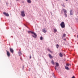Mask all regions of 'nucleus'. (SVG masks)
<instances>
[{
  "instance_id": "obj_8",
  "label": "nucleus",
  "mask_w": 78,
  "mask_h": 78,
  "mask_svg": "<svg viewBox=\"0 0 78 78\" xmlns=\"http://www.w3.org/2000/svg\"><path fill=\"white\" fill-rule=\"evenodd\" d=\"M48 56H49V58H51V59H52V58H53V56H51V54H49Z\"/></svg>"
},
{
  "instance_id": "obj_4",
  "label": "nucleus",
  "mask_w": 78,
  "mask_h": 78,
  "mask_svg": "<svg viewBox=\"0 0 78 78\" xmlns=\"http://www.w3.org/2000/svg\"><path fill=\"white\" fill-rule=\"evenodd\" d=\"M21 15L23 17H25V14L24 13V12H23V11L21 12Z\"/></svg>"
},
{
  "instance_id": "obj_23",
  "label": "nucleus",
  "mask_w": 78,
  "mask_h": 78,
  "mask_svg": "<svg viewBox=\"0 0 78 78\" xmlns=\"http://www.w3.org/2000/svg\"><path fill=\"white\" fill-rule=\"evenodd\" d=\"M67 66H70V64H66Z\"/></svg>"
},
{
  "instance_id": "obj_2",
  "label": "nucleus",
  "mask_w": 78,
  "mask_h": 78,
  "mask_svg": "<svg viewBox=\"0 0 78 78\" xmlns=\"http://www.w3.org/2000/svg\"><path fill=\"white\" fill-rule=\"evenodd\" d=\"M60 26L62 28H65V23H64V22H62L60 24Z\"/></svg>"
},
{
  "instance_id": "obj_24",
  "label": "nucleus",
  "mask_w": 78,
  "mask_h": 78,
  "mask_svg": "<svg viewBox=\"0 0 78 78\" xmlns=\"http://www.w3.org/2000/svg\"><path fill=\"white\" fill-rule=\"evenodd\" d=\"M30 59H31V55L30 56Z\"/></svg>"
},
{
  "instance_id": "obj_31",
  "label": "nucleus",
  "mask_w": 78,
  "mask_h": 78,
  "mask_svg": "<svg viewBox=\"0 0 78 78\" xmlns=\"http://www.w3.org/2000/svg\"><path fill=\"white\" fill-rule=\"evenodd\" d=\"M34 78H36V77H35Z\"/></svg>"
},
{
  "instance_id": "obj_18",
  "label": "nucleus",
  "mask_w": 78,
  "mask_h": 78,
  "mask_svg": "<svg viewBox=\"0 0 78 78\" xmlns=\"http://www.w3.org/2000/svg\"><path fill=\"white\" fill-rule=\"evenodd\" d=\"M59 55L61 57H62V54L61 53H60Z\"/></svg>"
},
{
  "instance_id": "obj_25",
  "label": "nucleus",
  "mask_w": 78,
  "mask_h": 78,
  "mask_svg": "<svg viewBox=\"0 0 78 78\" xmlns=\"http://www.w3.org/2000/svg\"><path fill=\"white\" fill-rule=\"evenodd\" d=\"M72 78H75V76H73V77H72Z\"/></svg>"
},
{
  "instance_id": "obj_27",
  "label": "nucleus",
  "mask_w": 78,
  "mask_h": 78,
  "mask_svg": "<svg viewBox=\"0 0 78 78\" xmlns=\"http://www.w3.org/2000/svg\"><path fill=\"white\" fill-rule=\"evenodd\" d=\"M61 13H62H62H63L62 11H61Z\"/></svg>"
},
{
  "instance_id": "obj_13",
  "label": "nucleus",
  "mask_w": 78,
  "mask_h": 78,
  "mask_svg": "<svg viewBox=\"0 0 78 78\" xmlns=\"http://www.w3.org/2000/svg\"><path fill=\"white\" fill-rule=\"evenodd\" d=\"M27 2L28 3H31V1L30 0H27Z\"/></svg>"
},
{
  "instance_id": "obj_1",
  "label": "nucleus",
  "mask_w": 78,
  "mask_h": 78,
  "mask_svg": "<svg viewBox=\"0 0 78 78\" xmlns=\"http://www.w3.org/2000/svg\"><path fill=\"white\" fill-rule=\"evenodd\" d=\"M28 33H31L32 34H33L35 36H34L33 35H32L33 37H34L35 38H36L37 37V35L36 34V33H34L33 32H31V31H29Z\"/></svg>"
},
{
  "instance_id": "obj_22",
  "label": "nucleus",
  "mask_w": 78,
  "mask_h": 78,
  "mask_svg": "<svg viewBox=\"0 0 78 78\" xmlns=\"http://www.w3.org/2000/svg\"><path fill=\"white\" fill-rule=\"evenodd\" d=\"M42 39H43L42 37H40V40H42Z\"/></svg>"
},
{
  "instance_id": "obj_11",
  "label": "nucleus",
  "mask_w": 78,
  "mask_h": 78,
  "mask_svg": "<svg viewBox=\"0 0 78 78\" xmlns=\"http://www.w3.org/2000/svg\"><path fill=\"white\" fill-rule=\"evenodd\" d=\"M55 64H56V67H58L59 66V65L58 63L56 62Z\"/></svg>"
},
{
  "instance_id": "obj_19",
  "label": "nucleus",
  "mask_w": 78,
  "mask_h": 78,
  "mask_svg": "<svg viewBox=\"0 0 78 78\" xmlns=\"http://www.w3.org/2000/svg\"><path fill=\"white\" fill-rule=\"evenodd\" d=\"M56 47L57 48H59V45H58V44H57L56 45Z\"/></svg>"
},
{
  "instance_id": "obj_5",
  "label": "nucleus",
  "mask_w": 78,
  "mask_h": 78,
  "mask_svg": "<svg viewBox=\"0 0 78 78\" xmlns=\"http://www.w3.org/2000/svg\"><path fill=\"white\" fill-rule=\"evenodd\" d=\"M70 12L71 16H72V15H73V10H71L70 11Z\"/></svg>"
},
{
  "instance_id": "obj_3",
  "label": "nucleus",
  "mask_w": 78,
  "mask_h": 78,
  "mask_svg": "<svg viewBox=\"0 0 78 78\" xmlns=\"http://www.w3.org/2000/svg\"><path fill=\"white\" fill-rule=\"evenodd\" d=\"M6 51H7V55L9 57L11 55V54H10V53L9 51H8L6 50Z\"/></svg>"
},
{
  "instance_id": "obj_28",
  "label": "nucleus",
  "mask_w": 78,
  "mask_h": 78,
  "mask_svg": "<svg viewBox=\"0 0 78 78\" xmlns=\"http://www.w3.org/2000/svg\"><path fill=\"white\" fill-rule=\"evenodd\" d=\"M66 0V1H68V0Z\"/></svg>"
},
{
  "instance_id": "obj_7",
  "label": "nucleus",
  "mask_w": 78,
  "mask_h": 78,
  "mask_svg": "<svg viewBox=\"0 0 78 78\" xmlns=\"http://www.w3.org/2000/svg\"><path fill=\"white\" fill-rule=\"evenodd\" d=\"M19 56H21L22 55V53H21V52L20 51V50H19Z\"/></svg>"
},
{
  "instance_id": "obj_6",
  "label": "nucleus",
  "mask_w": 78,
  "mask_h": 78,
  "mask_svg": "<svg viewBox=\"0 0 78 78\" xmlns=\"http://www.w3.org/2000/svg\"><path fill=\"white\" fill-rule=\"evenodd\" d=\"M3 14H4V15H5V16H7V17H8V16H9L8 13H7L5 12H4Z\"/></svg>"
},
{
  "instance_id": "obj_10",
  "label": "nucleus",
  "mask_w": 78,
  "mask_h": 78,
  "mask_svg": "<svg viewBox=\"0 0 78 78\" xmlns=\"http://www.w3.org/2000/svg\"><path fill=\"white\" fill-rule=\"evenodd\" d=\"M10 51L11 52V53H13L14 51L13 49L11 48H10Z\"/></svg>"
},
{
  "instance_id": "obj_16",
  "label": "nucleus",
  "mask_w": 78,
  "mask_h": 78,
  "mask_svg": "<svg viewBox=\"0 0 78 78\" xmlns=\"http://www.w3.org/2000/svg\"><path fill=\"white\" fill-rule=\"evenodd\" d=\"M54 33H56L57 32V30L55 29L54 30Z\"/></svg>"
},
{
  "instance_id": "obj_26",
  "label": "nucleus",
  "mask_w": 78,
  "mask_h": 78,
  "mask_svg": "<svg viewBox=\"0 0 78 78\" xmlns=\"http://www.w3.org/2000/svg\"><path fill=\"white\" fill-rule=\"evenodd\" d=\"M63 40H64V41H66V39H63Z\"/></svg>"
},
{
  "instance_id": "obj_12",
  "label": "nucleus",
  "mask_w": 78,
  "mask_h": 78,
  "mask_svg": "<svg viewBox=\"0 0 78 78\" xmlns=\"http://www.w3.org/2000/svg\"><path fill=\"white\" fill-rule=\"evenodd\" d=\"M51 63L52 64H53V65H55V62H54V61H53V60H52L51 61Z\"/></svg>"
},
{
  "instance_id": "obj_9",
  "label": "nucleus",
  "mask_w": 78,
  "mask_h": 78,
  "mask_svg": "<svg viewBox=\"0 0 78 78\" xmlns=\"http://www.w3.org/2000/svg\"><path fill=\"white\" fill-rule=\"evenodd\" d=\"M42 31L44 33H45L47 32V30H45V29H43Z\"/></svg>"
},
{
  "instance_id": "obj_30",
  "label": "nucleus",
  "mask_w": 78,
  "mask_h": 78,
  "mask_svg": "<svg viewBox=\"0 0 78 78\" xmlns=\"http://www.w3.org/2000/svg\"><path fill=\"white\" fill-rule=\"evenodd\" d=\"M50 51V52H51V51Z\"/></svg>"
},
{
  "instance_id": "obj_14",
  "label": "nucleus",
  "mask_w": 78,
  "mask_h": 78,
  "mask_svg": "<svg viewBox=\"0 0 78 78\" xmlns=\"http://www.w3.org/2000/svg\"><path fill=\"white\" fill-rule=\"evenodd\" d=\"M63 11H64L65 14L67 13V11L66 10L64 9H63Z\"/></svg>"
},
{
  "instance_id": "obj_20",
  "label": "nucleus",
  "mask_w": 78,
  "mask_h": 78,
  "mask_svg": "<svg viewBox=\"0 0 78 78\" xmlns=\"http://www.w3.org/2000/svg\"><path fill=\"white\" fill-rule=\"evenodd\" d=\"M55 70L56 71V70H58V68H56V66H55Z\"/></svg>"
},
{
  "instance_id": "obj_17",
  "label": "nucleus",
  "mask_w": 78,
  "mask_h": 78,
  "mask_svg": "<svg viewBox=\"0 0 78 78\" xmlns=\"http://www.w3.org/2000/svg\"><path fill=\"white\" fill-rule=\"evenodd\" d=\"M66 36V34H64L63 35V37H65Z\"/></svg>"
},
{
  "instance_id": "obj_29",
  "label": "nucleus",
  "mask_w": 78,
  "mask_h": 78,
  "mask_svg": "<svg viewBox=\"0 0 78 78\" xmlns=\"http://www.w3.org/2000/svg\"><path fill=\"white\" fill-rule=\"evenodd\" d=\"M17 0V1H19V0Z\"/></svg>"
},
{
  "instance_id": "obj_15",
  "label": "nucleus",
  "mask_w": 78,
  "mask_h": 78,
  "mask_svg": "<svg viewBox=\"0 0 78 78\" xmlns=\"http://www.w3.org/2000/svg\"><path fill=\"white\" fill-rule=\"evenodd\" d=\"M65 69H67V70H69V68L68 67H67V66H65Z\"/></svg>"
},
{
  "instance_id": "obj_21",
  "label": "nucleus",
  "mask_w": 78,
  "mask_h": 78,
  "mask_svg": "<svg viewBox=\"0 0 78 78\" xmlns=\"http://www.w3.org/2000/svg\"><path fill=\"white\" fill-rule=\"evenodd\" d=\"M65 17H67V13H65Z\"/></svg>"
}]
</instances>
